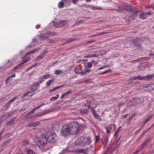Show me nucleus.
Masks as SVG:
<instances>
[{
    "label": "nucleus",
    "instance_id": "nucleus-24",
    "mask_svg": "<svg viewBox=\"0 0 154 154\" xmlns=\"http://www.w3.org/2000/svg\"><path fill=\"white\" fill-rule=\"evenodd\" d=\"M59 95L57 94V97H52L50 99V100L51 101H53L54 100H57L59 97Z\"/></svg>",
    "mask_w": 154,
    "mask_h": 154
},
{
    "label": "nucleus",
    "instance_id": "nucleus-21",
    "mask_svg": "<svg viewBox=\"0 0 154 154\" xmlns=\"http://www.w3.org/2000/svg\"><path fill=\"white\" fill-rule=\"evenodd\" d=\"M78 151L79 152L81 153V154H87L86 152V150L82 149H79Z\"/></svg>",
    "mask_w": 154,
    "mask_h": 154
},
{
    "label": "nucleus",
    "instance_id": "nucleus-59",
    "mask_svg": "<svg viewBox=\"0 0 154 154\" xmlns=\"http://www.w3.org/2000/svg\"><path fill=\"white\" fill-rule=\"evenodd\" d=\"M128 115L127 114H126L123 117H122V118H125Z\"/></svg>",
    "mask_w": 154,
    "mask_h": 154
},
{
    "label": "nucleus",
    "instance_id": "nucleus-27",
    "mask_svg": "<svg viewBox=\"0 0 154 154\" xmlns=\"http://www.w3.org/2000/svg\"><path fill=\"white\" fill-rule=\"evenodd\" d=\"M88 112V110L87 109H82L81 110V112L84 114H87Z\"/></svg>",
    "mask_w": 154,
    "mask_h": 154
},
{
    "label": "nucleus",
    "instance_id": "nucleus-45",
    "mask_svg": "<svg viewBox=\"0 0 154 154\" xmlns=\"http://www.w3.org/2000/svg\"><path fill=\"white\" fill-rule=\"evenodd\" d=\"M124 103L123 102H121L119 103L118 106L119 107H120Z\"/></svg>",
    "mask_w": 154,
    "mask_h": 154
},
{
    "label": "nucleus",
    "instance_id": "nucleus-60",
    "mask_svg": "<svg viewBox=\"0 0 154 154\" xmlns=\"http://www.w3.org/2000/svg\"><path fill=\"white\" fill-rule=\"evenodd\" d=\"M91 70H90V69H88L86 71V72H91Z\"/></svg>",
    "mask_w": 154,
    "mask_h": 154
},
{
    "label": "nucleus",
    "instance_id": "nucleus-23",
    "mask_svg": "<svg viewBox=\"0 0 154 154\" xmlns=\"http://www.w3.org/2000/svg\"><path fill=\"white\" fill-rule=\"evenodd\" d=\"M127 8H128L129 9V10H128V11H131L132 8L131 7L128 5H127ZM122 10H128V8H124L122 9Z\"/></svg>",
    "mask_w": 154,
    "mask_h": 154
},
{
    "label": "nucleus",
    "instance_id": "nucleus-28",
    "mask_svg": "<svg viewBox=\"0 0 154 154\" xmlns=\"http://www.w3.org/2000/svg\"><path fill=\"white\" fill-rule=\"evenodd\" d=\"M111 70H107L103 72L100 73H99V74H100V75H103V74L109 72H111Z\"/></svg>",
    "mask_w": 154,
    "mask_h": 154
},
{
    "label": "nucleus",
    "instance_id": "nucleus-63",
    "mask_svg": "<svg viewBox=\"0 0 154 154\" xmlns=\"http://www.w3.org/2000/svg\"><path fill=\"white\" fill-rule=\"evenodd\" d=\"M132 117V116L130 118H129L128 119V120L130 121Z\"/></svg>",
    "mask_w": 154,
    "mask_h": 154
},
{
    "label": "nucleus",
    "instance_id": "nucleus-22",
    "mask_svg": "<svg viewBox=\"0 0 154 154\" xmlns=\"http://www.w3.org/2000/svg\"><path fill=\"white\" fill-rule=\"evenodd\" d=\"M63 72V71L60 70H56L54 72V74L56 75H59Z\"/></svg>",
    "mask_w": 154,
    "mask_h": 154
},
{
    "label": "nucleus",
    "instance_id": "nucleus-4",
    "mask_svg": "<svg viewBox=\"0 0 154 154\" xmlns=\"http://www.w3.org/2000/svg\"><path fill=\"white\" fill-rule=\"evenodd\" d=\"M48 142L51 143H55L57 139V137L55 134L54 133H51L46 136Z\"/></svg>",
    "mask_w": 154,
    "mask_h": 154
},
{
    "label": "nucleus",
    "instance_id": "nucleus-34",
    "mask_svg": "<svg viewBox=\"0 0 154 154\" xmlns=\"http://www.w3.org/2000/svg\"><path fill=\"white\" fill-rule=\"evenodd\" d=\"M7 65H8L10 66H12L13 65V64L10 62V60H8V62L7 63Z\"/></svg>",
    "mask_w": 154,
    "mask_h": 154
},
{
    "label": "nucleus",
    "instance_id": "nucleus-31",
    "mask_svg": "<svg viewBox=\"0 0 154 154\" xmlns=\"http://www.w3.org/2000/svg\"><path fill=\"white\" fill-rule=\"evenodd\" d=\"M87 68H91L92 66V63L90 62H88L87 63Z\"/></svg>",
    "mask_w": 154,
    "mask_h": 154
},
{
    "label": "nucleus",
    "instance_id": "nucleus-3",
    "mask_svg": "<svg viewBox=\"0 0 154 154\" xmlns=\"http://www.w3.org/2000/svg\"><path fill=\"white\" fill-rule=\"evenodd\" d=\"M91 140L88 137H80L78 138L74 142L76 145L85 146L90 144Z\"/></svg>",
    "mask_w": 154,
    "mask_h": 154
},
{
    "label": "nucleus",
    "instance_id": "nucleus-57",
    "mask_svg": "<svg viewBox=\"0 0 154 154\" xmlns=\"http://www.w3.org/2000/svg\"><path fill=\"white\" fill-rule=\"evenodd\" d=\"M32 66H30V67H29V68H28L26 70V71H28V70H30V69H32Z\"/></svg>",
    "mask_w": 154,
    "mask_h": 154
},
{
    "label": "nucleus",
    "instance_id": "nucleus-43",
    "mask_svg": "<svg viewBox=\"0 0 154 154\" xmlns=\"http://www.w3.org/2000/svg\"><path fill=\"white\" fill-rule=\"evenodd\" d=\"M71 92V91H69L67 92H66L64 93L63 94L64 95L66 96V95L69 94L70 92Z\"/></svg>",
    "mask_w": 154,
    "mask_h": 154
},
{
    "label": "nucleus",
    "instance_id": "nucleus-33",
    "mask_svg": "<svg viewBox=\"0 0 154 154\" xmlns=\"http://www.w3.org/2000/svg\"><path fill=\"white\" fill-rule=\"evenodd\" d=\"M94 117L97 119L98 120L100 119V116L98 115L96 113H94Z\"/></svg>",
    "mask_w": 154,
    "mask_h": 154
},
{
    "label": "nucleus",
    "instance_id": "nucleus-11",
    "mask_svg": "<svg viewBox=\"0 0 154 154\" xmlns=\"http://www.w3.org/2000/svg\"><path fill=\"white\" fill-rule=\"evenodd\" d=\"M148 17L146 16L145 13H142L140 15V18L141 19L144 20L146 19Z\"/></svg>",
    "mask_w": 154,
    "mask_h": 154
},
{
    "label": "nucleus",
    "instance_id": "nucleus-14",
    "mask_svg": "<svg viewBox=\"0 0 154 154\" xmlns=\"http://www.w3.org/2000/svg\"><path fill=\"white\" fill-rule=\"evenodd\" d=\"M54 81V79L52 80H49L46 82V87H48Z\"/></svg>",
    "mask_w": 154,
    "mask_h": 154
},
{
    "label": "nucleus",
    "instance_id": "nucleus-56",
    "mask_svg": "<svg viewBox=\"0 0 154 154\" xmlns=\"http://www.w3.org/2000/svg\"><path fill=\"white\" fill-rule=\"evenodd\" d=\"M149 55L150 56H153L154 57H152V58L153 59H154V54H152L150 53L149 54Z\"/></svg>",
    "mask_w": 154,
    "mask_h": 154
},
{
    "label": "nucleus",
    "instance_id": "nucleus-7",
    "mask_svg": "<svg viewBox=\"0 0 154 154\" xmlns=\"http://www.w3.org/2000/svg\"><path fill=\"white\" fill-rule=\"evenodd\" d=\"M45 52H43L40 55L37 56L36 57V59L37 60L39 61L42 58H43L45 55Z\"/></svg>",
    "mask_w": 154,
    "mask_h": 154
},
{
    "label": "nucleus",
    "instance_id": "nucleus-36",
    "mask_svg": "<svg viewBox=\"0 0 154 154\" xmlns=\"http://www.w3.org/2000/svg\"><path fill=\"white\" fill-rule=\"evenodd\" d=\"M31 91H28L25 94L23 95V97H24L27 96L30 93H31Z\"/></svg>",
    "mask_w": 154,
    "mask_h": 154
},
{
    "label": "nucleus",
    "instance_id": "nucleus-50",
    "mask_svg": "<svg viewBox=\"0 0 154 154\" xmlns=\"http://www.w3.org/2000/svg\"><path fill=\"white\" fill-rule=\"evenodd\" d=\"M48 35V34H46V37H44V36H43L42 35L41 36L42 37V38H47L48 37V36H47Z\"/></svg>",
    "mask_w": 154,
    "mask_h": 154
},
{
    "label": "nucleus",
    "instance_id": "nucleus-37",
    "mask_svg": "<svg viewBox=\"0 0 154 154\" xmlns=\"http://www.w3.org/2000/svg\"><path fill=\"white\" fill-rule=\"evenodd\" d=\"M36 51V50H33L32 51H30V52H28V53H27V54L25 55V56H26V55H28V54H30L31 53H33L35 52Z\"/></svg>",
    "mask_w": 154,
    "mask_h": 154
},
{
    "label": "nucleus",
    "instance_id": "nucleus-9",
    "mask_svg": "<svg viewBox=\"0 0 154 154\" xmlns=\"http://www.w3.org/2000/svg\"><path fill=\"white\" fill-rule=\"evenodd\" d=\"M26 152L27 154H37L33 150L31 149H26Z\"/></svg>",
    "mask_w": 154,
    "mask_h": 154
},
{
    "label": "nucleus",
    "instance_id": "nucleus-29",
    "mask_svg": "<svg viewBox=\"0 0 154 154\" xmlns=\"http://www.w3.org/2000/svg\"><path fill=\"white\" fill-rule=\"evenodd\" d=\"M153 77V75H148L145 77V78H146L147 79H150Z\"/></svg>",
    "mask_w": 154,
    "mask_h": 154
},
{
    "label": "nucleus",
    "instance_id": "nucleus-5",
    "mask_svg": "<svg viewBox=\"0 0 154 154\" xmlns=\"http://www.w3.org/2000/svg\"><path fill=\"white\" fill-rule=\"evenodd\" d=\"M29 60H30V59H28V60H26L24 61L22 63H21L19 64L18 65L15 66L14 67V68H13V70H16L19 69H20L21 68L23 67V66H22L23 64L25 63H26V62H27L29 61Z\"/></svg>",
    "mask_w": 154,
    "mask_h": 154
},
{
    "label": "nucleus",
    "instance_id": "nucleus-1",
    "mask_svg": "<svg viewBox=\"0 0 154 154\" xmlns=\"http://www.w3.org/2000/svg\"><path fill=\"white\" fill-rule=\"evenodd\" d=\"M84 128V126L79 125L76 122H73L69 125H64L62 128L60 134L65 137L69 135H76L80 134Z\"/></svg>",
    "mask_w": 154,
    "mask_h": 154
},
{
    "label": "nucleus",
    "instance_id": "nucleus-42",
    "mask_svg": "<svg viewBox=\"0 0 154 154\" xmlns=\"http://www.w3.org/2000/svg\"><path fill=\"white\" fill-rule=\"evenodd\" d=\"M31 90H32V91L33 92V93L30 96V97H31L32 96V95L33 94L34 92L36 90V89H34L33 88H31Z\"/></svg>",
    "mask_w": 154,
    "mask_h": 154
},
{
    "label": "nucleus",
    "instance_id": "nucleus-47",
    "mask_svg": "<svg viewBox=\"0 0 154 154\" xmlns=\"http://www.w3.org/2000/svg\"><path fill=\"white\" fill-rule=\"evenodd\" d=\"M72 2L73 4H76L78 2V0H72Z\"/></svg>",
    "mask_w": 154,
    "mask_h": 154
},
{
    "label": "nucleus",
    "instance_id": "nucleus-64",
    "mask_svg": "<svg viewBox=\"0 0 154 154\" xmlns=\"http://www.w3.org/2000/svg\"><path fill=\"white\" fill-rule=\"evenodd\" d=\"M37 65V63H35V64L34 65H33L32 66V68L33 67H34V66H35L36 65Z\"/></svg>",
    "mask_w": 154,
    "mask_h": 154
},
{
    "label": "nucleus",
    "instance_id": "nucleus-44",
    "mask_svg": "<svg viewBox=\"0 0 154 154\" xmlns=\"http://www.w3.org/2000/svg\"><path fill=\"white\" fill-rule=\"evenodd\" d=\"M143 69L144 68H143V66H140L138 67V69L140 70H143Z\"/></svg>",
    "mask_w": 154,
    "mask_h": 154
},
{
    "label": "nucleus",
    "instance_id": "nucleus-53",
    "mask_svg": "<svg viewBox=\"0 0 154 154\" xmlns=\"http://www.w3.org/2000/svg\"><path fill=\"white\" fill-rule=\"evenodd\" d=\"M150 118H151V117H149L148 118H147V119H146L145 120V122L146 123V122H147Z\"/></svg>",
    "mask_w": 154,
    "mask_h": 154
},
{
    "label": "nucleus",
    "instance_id": "nucleus-49",
    "mask_svg": "<svg viewBox=\"0 0 154 154\" xmlns=\"http://www.w3.org/2000/svg\"><path fill=\"white\" fill-rule=\"evenodd\" d=\"M91 57H97V56L95 54H91Z\"/></svg>",
    "mask_w": 154,
    "mask_h": 154
},
{
    "label": "nucleus",
    "instance_id": "nucleus-12",
    "mask_svg": "<svg viewBox=\"0 0 154 154\" xmlns=\"http://www.w3.org/2000/svg\"><path fill=\"white\" fill-rule=\"evenodd\" d=\"M145 79V76L141 77L140 76H138L137 77H135L132 78V80H134L136 79H138L140 80H142Z\"/></svg>",
    "mask_w": 154,
    "mask_h": 154
},
{
    "label": "nucleus",
    "instance_id": "nucleus-55",
    "mask_svg": "<svg viewBox=\"0 0 154 154\" xmlns=\"http://www.w3.org/2000/svg\"><path fill=\"white\" fill-rule=\"evenodd\" d=\"M86 73H87V72H86V71H85V72H82V73H81V74L82 75H83L86 74Z\"/></svg>",
    "mask_w": 154,
    "mask_h": 154
},
{
    "label": "nucleus",
    "instance_id": "nucleus-52",
    "mask_svg": "<svg viewBox=\"0 0 154 154\" xmlns=\"http://www.w3.org/2000/svg\"><path fill=\"white\" fill-rule=\"evenodd\" d=\"M91 111H92V112L93 113V115H94V113H96L95 112V110L93 109V108L92 109Z\"/></svg>",
    "mask_w": 154,
    "mask_h": 154
},
{
    "label": "nucleus",
    "instance_id": "nucleus-19",
    "mask_svg": "<svg viewBox=\"0 0 154 154\" xmlns=\"http://www.w3.org/2000/svg\"><path fill=\"white\" fill-rule=\"evenodd\" d=\"M66 23V21L65 20H62L59 22L60 26H64Z\"/></svg>",
    "mask_w": 154,
    "mask_h": 154
},
{
    "label": "nucleus",
    "instance_id": "nucleus-30",
    "mask_svg": "<svg viewBox=\"0 0 154 154\" xmlns=\"http://www.w3.org/2000/svg\"><path fill=\"white\" fill-rule=\"evenodd\" d=\"M16 98V97H14V98H13V99H12L11 100H10V101L8 102L7 104V105H10V104L9 103H12L13 102H14V101L15 100Z\"/></svg>",
    "mask_w": 154,
    "mask_h": 154
},
{
    "label": "nucleus",
    "instance_id": "nucleus-62",
    "mask_svg": "<svg viewBox=\"0 0 154 154\" xmlns=\"http://www.w3.org/2000/svg\"><path fill=\"white\" fill-rule=\"evenodd\" d=\"M138 151H137L135 152H134L133 154H137L138 153Z\"/></svg>",
    "mask_w": 154,
    "mask_h": 154
},
{
    "label": "nucleus",
    "instance_id": "nucleus-10",
    "mask_svg": "<svg viewBox=\"0 0 154 154\" xmlns=\"http://www.w3.org/2000/svg\"><path fill=\"white\" fill-rule=\"evenodd\" d=\"M112 124H110L108 125V126L106 127V132L109 133L110 132V130L112 129Z\"/></svg>",
    "mask_w": 154,
    "mask_h": 154
},
{
    "label": "nucleus",
    "instance_id": "nucleus-18",
    "mask_svg": "<svg viewBox=\"0 0 154 154\" xmlns=\"http://www.w3.org/2000/svg\"><path fill=\"white\" fill-rule=\"evenodd\" d=\"M82 71L79 69L76 68L75 69V72L77 74H80L82 73Z\"/></svg>",
    "mask_w": 154,
    "mask_h": 154
},
{
    "label": "nucleus",
    "instance_id": "nucleus-26",
    "mask_svg": "<svg viewBox=\"0 0 154 154\" xmlns=\"http://www.w3.org/2000/svg\"><path fill=\"white\" fill-rule=\"evenodd\" d=\"M136 17L137 15L135 14L132 15L130 16V20L135 19L136 18Z\"/></svg>",
    "mask_w": 154,
    "mask_h": 154
},
{
    "label": "nucleus",
    "instance_id": "nucleus-58",
    "mask_svg": "<svg viewBox=\"0 0 154 154\" xmlns=\"http://www.w3.org/2000/svg\"><path fill=\"white\" fill-rule=\"evenodd\" d=\"M106 66H104V67H100V68L99 69H98V70H101L104 68H105V67H106Z\"/></svg>",
    "mask_w": 154,
    "mask_h": 154
},
{
    "label": "nucleus",
    "instance_id": "nucleus-51",
    "mask_svg": "<svg viewBox=\"0 0 154 154\" xmlns=\"http://www.w3.org/2000/svg\"><path fill=\"white\" fill-rule=\"evenodd\" d=\"M92 63H94V65H96V64H97V62H96L94 60H93L92 61Z\"/></svg>",
    "mask_w": 154,
    "mask_h": 154
},
{
    "label": "nucleus",
    "instance_id": "nucleus-20",
    "mask_svg": "<svg viewBox=\"0 0 154 154\" xmlns=\"http://www.w3.org/2000/svg\"><path fill=\"white\" fill-rule=\"evenodd\" d=\"M63 86V85H61L60 86H58L57 87L55 88H53L52 89L50 90L49 91V92H53L55 90H56L57 89H58L59 88H61V87Z\"/></svg>",
    "mask_w": 154,
    "mask_h": 154
},
{
    "label": "nucleus",
    "instance_id": "nucleus-13",
    "mask_svg": "<svg viewBox=\"0 0 154 154\" xmlns=\"http://www.w3.org/2000/svg\"><path fill=\"white\" fill-rule=\"evenodd\" d=\"M32 114L30 112H29L26 116H25V118L26 119H31L35 117L34 116L32 115Z\"/></svg>",
    "mask_w": 154,
    "mask_h": 154
},
{
    "label": "nucleus",
    "instance_id": "nucleus-38",
    "mask_svg": "<svg viewBox=\"0 0 154 154\" xmlns=\"http://www.w3.org/2000/svg\"><path fill=\"white\" fill-rule=\"evenodd\" d=\"M99 139V136H96L95 137V142H97L98 141Z\"/></svg>",
    "mask_w": 154,
    "mask_h": 154
},
{
    "label": "nucleus",
    "instance_id": "nucleus-35",
    "mask_svg": "<svg viewBox=\"0 0 154 154\" xmlns=\"http://www.w3.org/2000/svg\"><path fill=\"white\" fill-rule=\"evenodd\" d=\"M14 123V119H11L10 121L8 122V123L9 124L12 125Z\"/></svg>",
    "mask_w": 154,
    "mask_h": 154
},
{
    "label": "nucleus",
    "instance_id": "nucleus-46",
    "mask_svg": "<svg viewBox=\"0 0 154 154\" xmlns=\"http://www.w3.org/2000/svg\"><path fill=\"white\" fill-rule=\"evenodd\" d=\"M106 32H101V33H100L99 34H97V35H101L103 34H106Z\"/></svg>",
    "mask_w": 154,
    "mask_h": 154
},
{
    "label": "nucleus",
    "instance_id": "nucleus-39",
    "mask_svg": "<svg viewBox=\"0 0 154 154\" xmlns=\"http://www.w3.org/2000/svg\"><path fill=\"white\" fill-rule=\"evenodd\" d=\"M103 144L104 145H106V144L107 142V140L104 139V140H103Z\"/></svg>",
    "mask_w": 154,
    "mask_h": 154
},
{
    "label": "nucleus",
    "instance_id": "nucleus-8",
    "mask_svg": "<svg viewBox=\"0 0 154 154\" xmlns=\"http://www.w3.org/2000/svg\"><path fill=\"white\" fill-rule=\"evenodd\" d=\"M40 124V123L38 122H36L31 123L30 124H28L27 125V126L29 127H35L36 126L38 125H39Z\"/></svg>",
    "mask_w": 154,
    "mask_h": 154
},
{
    "label": "nucleus",
    "instance_id": "nucleus-25",
    "mask_svg": "<svg viewBox=\"0 0 154 154\" xmlns=\"http://www.w3.org/2000/svg\"><path fill=\"white\" fill-rule=\"evenodd\" d=\"M54 26L56 28H58L61 27V26H60L59 22L58 23L54 22Z\"/></svg>",
    "mask_w": 154,
    "mask_h": 154
},
{
    "label": "nucleus",
    "instance_id": "nucleus-17",
    "mask_svg": "<svg viewBox=\"0 0 154 154\" xmlns=\"http://www.w3.org/2000/svg\"><path fill=\"white\" fill-rule=\"evenodd\" d=\"M50 75L49 74H47L45 75H44L42 76L40 78L41 79H47L49 78L50 77Z\"/></svg>",
    "mask_w": 154,
    "mask_h": 154
},
{
    "label": "nucleus",
    "instance_id": "nucleus-2",
    "mask_svg": "<svg viewBox=\"0 0 154 154\" xmlns=\"http://www.w3.org/2000/svg\"><path fill=\"white\" fill-rule=\"evenodd\" d=\"M35 138L36 144L40 148L42 149L47 146L48 142L45 135L40 134L39 137L36 136Z\"/></svg>",
    "mask_w": 154,
    "mask_h": 154
},
{
    "label": "nucleus",
    "instance_id": "nucleus-48",
    "mask_svg": "<svg viewBox=\"0 0 154 154\" xmlns=\"http://www.w3.org/2000/svg\"><path fill=\"white\" fill-rule=\"evenodd\" d=\"M85 58H91V55H88L87 56H85L84 57Z\"/></svg>",
    "mask_w": 154,
    "mask_h": 154
},
{
    "label": "nucleus",
    "instance_id": "nucleus-54",
    "mask_svg": "<svg viewBox=\"0 0 154 154\" xmlns=\"http://www.w3.org/2000/svg\"><path fill=\"white\" fill-rule=\"evenodd\" d=\"M74 40L73 39H72L71 38H70L69 39V40H68V42H71L72 41H74Z\"/></svg>",
    "mask_w": 154,
    "mask_h": 154
},
{
    "label": "nucleus",
    "instance_id": "nucleus-32",
    "mask_svg": "<svg viewBox=\"0 0 154 154\" xmlns=\"http://www.w3.org/2000/svg\"><path fill=\"white\" fill-rule=\"evenodd\" d=\"M43 81H41L35 83L34 84V85L35 86H38L40 85V84L41 83H42Z\"/></svg>",
    "mask_w": 154,
    "mask_h": 154
},
{
    "label": "nucleus",
    "instance_id": "nucleus-16",
    "mask_svg": "<svg viewBox=\"0 0 154 154\" xmlns=\"http://www.w3.org/2000/svg\"><path fill=\"white\" fill-rule=\"evenodd\" d=\"M45 105V104L44 103H43V104H42L41 105H40L39 106H38L35 108V109H33L32 111H31L30 112H29L31 113L32 114L33 112H34L35 111V110L37 109H39L40 107H41L43 105Z\"/></svg>",
    "mask_w": 154,
    "mask_h": 154
},
{
    "label": "nucleus",
    "instance_id": "nucleus-41",
    "mask_svg": "<svg viewBox=\"0 0 154 154\" xmlns=\"http://www.w3.org/2000/svg\"><path fill=\"white\" fill-rule=\"evenodd\" d=\"M152 14V13L150 11H148L145 13L146 16H147V15H150Z\"/></svg>",
    "mask_w": 154,
    "mask_h": 154
},
{
    "label": "nucleus",
    "instance_id": "nucleus-15",
    "mask_svg": "<svg viewBox=\"0 0 154 154\" xmlns=\"http://www.w3.org/2000/svg\"><path fill=\"white\" fill-rule=\"evenodd\" d=\"M147 88L149 89L150 91H152L154 90V84L149 85L147 86Z\"/></svg>",
    "mask_w": 154,
    "mask_h": 154
},
{
    "label": "nucleus",
    "instance_id": "nucleus-40",
    "mask_svg": "<svg viewBox=\"0 0 154 154\" xmlns=\"http://www.w3.org/2000/svg\"><path fill=\"white\" fill-rule=\"evenodd\" d=\"M15 76V74H14L13 75H12V76H10L7 79V80H8L11 78L14 77Z\"/></svg>",
    "mask_w": 154,
    "mask_h": 154
},
{
    "label": "nucleus",
    "instance_id": "nucleus-61",
    "mask_svg": "<svg viewBox=\"0 0 154 154\" xmlns=\"http://www.w3.org/2000/svg\"><path fill=\"white\" fill-rule=\"evenodd\" d=\"M64 96H65V95H64V94H63L62 96H61V98L62 99L63 98V97Z\"/></svg>",
    "mask_w": 154,
    "mask_h": 154
},
{
    "label": "nucleus",
    "instance_id": "nucleus-6",
    "mask_svg": "<svg viewBox=\"0 0 154 154\" xmlns=\"http://www.w3.org/2000/svg\"><path fill=\"white\" fill-rule=\"evenodd\" d=\"M67 2V0H62L61 2H60L58 4V8H62L63 7L64 5Z\"/></svg>",
    "mask_w": 154,
    "mask_h": 154
}]
</instances>
